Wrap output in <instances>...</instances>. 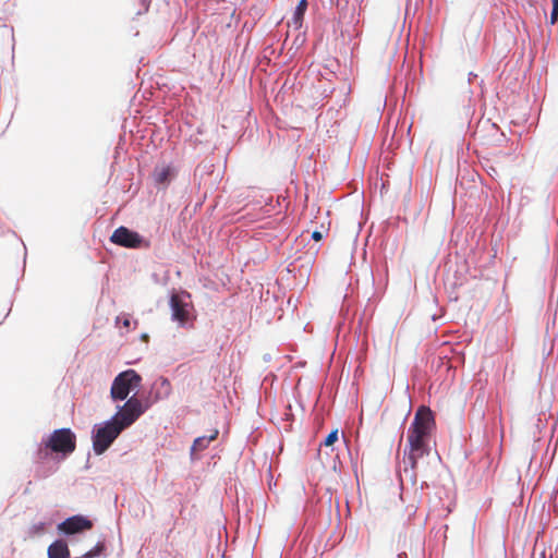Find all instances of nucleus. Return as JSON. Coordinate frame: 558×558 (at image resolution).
Instances as JSON below:
<instances>
[{
    "instance_id": "f257e3e1",
    "label": "nucleus",
    "mask_w": 558,
    "mask_h": 558,
    "mask_svg": "<svg viewBox=\"0 0 558 558\" xmlns=\"http://www.w3.org/2000/svg\"><path fill=\"white\" fill-rule=\"evenodd\" d=\"M436 429L435 415L433 411L421 405L408 428L407 445L403 451L404 472H411L412 484L416 482L418 460L432 452L430 440Z\"/></svg>"
},
{
    "instance_id": "f03ea898",
    "label": "nucleus",
    "mask_w": 558,
    "mask_h": 558,
    "mask_svg": "<svg viewBox=\"0 0 558 558\" xmlns=\"http://www.w3.org/2000/svg\"><path fill=\"white\" fill-rule=\"evenodd\" d=\"M37 448L64 461L76 448V435L70 427L57 428L44 435Z\"/></svg>"
},
{
    "instance_id": "7ed1b4c3",
    "label": "nucleus",
    "mask_w": 558,
    "mask_h": 558,
    "mask_svg": "<svg viewBox=\"0 0 558 558\" xmlns=\"http://www.w3.org/2000/svg\"><path fill=\"white\" fill-rule=\"evenodd\" d=\"M126 428L112 415L92 427L90 438L96 456L104 454Z\"/></svg>"
},
{
    "instance_id": "20e7f679",
    "label": "nucleus",
    "mask_w": 558,
    "mask_h": 558,
    "mask_svg": "<svg viewBox=\"0 0 558 558\" xmlns=\"http://www.w3.org/2000/svg\"><path fill=\"white\" fill-rule=\"evenodd\" d=\"M168 304L171 311V320L177 323L180 328L191 329L194 327L196 313L191 302V293L186 290L180 292H170Z\"/></svg>"
},
{
    "instance_id": "39448f33",
    "label": "nucleus",
    "mask_w": 558,
    "mask_h": 558,
    "mask_svg": "<svg viewBox=\"0 0 558 558\" xmlns=\"http://www.w3.org/2000/svg\"><path fill=\"white\" fill-rule=\"evenodd\" d=\"M151 407L153 402L145 392L142 395L133 393L124 400L122 405H117L113 416L128 429Z\"/></svg>"
},
{
    "instance_id": "423d86ee",
    "label": "nucleus",
    "mask_w": 558,
    "mask_h": 558,
    "mask_svg": "<svg viewBox=\"0 0 558 558\" xmlns=\"http://www.w3.org/2000/svg\"><path fill=\"white\" fill-rule=\"evenodd\" d=\"M142 380V375L133 368L120 372L111 383L110 397L112 401L122 402L131 397V393H137L141 389Z\"/></svg>"
},
{
    "instance_id": "0eeeda50",
    "label": "nucleus",
    "mask_w": 558,
    "mask_h": 558,
    "mask_svg": "<svg viewBox=\"0 0 558 558\" xmlns=\"http://www.w3.org/2000/svg\"><path fill=\"white\" fill-rule=\"evenodd\" d=\"M95 520L86 514L70 515L57 524L58 535L66 542H77L94 527Z\"/></svg>"
},
{
    "instance_id": "6e6552de",
    "label": "nucleus",
    "mask_w": 558,
    "mask_h": 558,
    "mask_svg": "<svg viewBox=\"0 0 558 558\" xmlns=\"http://www.w3.org/2000/svg\"><path fill=\"white\" fill-rule=\"evenodd\" d=\"M109 241L112 244L129 250H148L151 246V242L148 238L125 226H119L116 228L111 233Z\"/></svg>"
},
{
    "instance_id": "1a4fd4ad",
    "label": "nucleus",
    "mask_w": 558,
    "mask_h": 558,
    "mask_svg": "<svg viewBox=\"0 0 558 558\" xmlns=\"http://www.w3.org/2000/svg\"><path fill=\"white\" fill-rule=\"evenodd\" d=\"M61 462L62 461H59L57 457L36 448L33 453V463L35 465L34 477L37 480H45L51 476L58 471Z\"/></svg>"
},
{
    "instance_id": "9d476101",
    "label": "nucleus",
    "mask_w": 558,
    "mask_h": 558,
    "mask_svg": "<svg viewBox=\"0 0 558 558\" xmlns=\"http://www.w3.org/2000/svg\"><path fill=\"white\" fill-rule=\"evenodd\" d=\"M153 405L168 399L172 393V385L168 377L158 375L153 380L147 391H144Z\"/></svg>"
},
{
    "instance_id": "9b49d317",
    "label": "nucleus",
    "mask_w": 558,
    "mask_h": 558,
    "mask_svg": "<svg viewBox=\"0 0 558 558\" xmlns=\"http://www.w3.org/2000/svg\"><path fill=\"white\" fill-rule=\"evenodd\" d=\"M178 174L177 168L173 163L162 166H155L151 177L158 190H166Z\"/></svg>"
},
{
    "instance_id": "f8f14e48",
    "label": "nucleus",
    "mask_w": 558,
    "mask_h": 558,
    "mask_svg": "<svg viewBox=\"0 0 558 558\" xmlns=\"http://www.w3.org/2000/svg\"><path fill=\"white\" fill-rule=\"evenodd\" d=\"M219 430L214 429L210 435H202L196 437L193 440L192 446L190 447V459L191 461H196L201 457L198 452L208 448L209 444L214 441L218 437Z\"/></svg>"
},
{
    "instance_id": "ddd939ff",
    "label": "nucleus",
    "mask_w": 558,
    "mask_h": 558,
    "mask_svg": "<svg viewBox=\"0 0 558 558\" xmlns=\"http://www.w3.org/2000/svg\"><path fill=\"white\" fill-rule=\"evenodd\" d=\"M69 542L58 537L47 548V558H71Z\"/></svg>"
},
{
    "instance_id": "4468645a",
    "label": "nucleus",
    "mask_w": 558,
    "mask_h": 558,
    "mask_svg": "<svg viewBox=\"0 0 558 558\" xmlns=\"http://www.w3.org/2000/svg\"><path fill=\"white\" fill-rule=\"evenodd\" d=\"M308 8V1L307 0H299L298 4L295 5L292 14V23L294 25L295 29H300L303 26V22L305 19V13Z\"/></svg>"
},
{
    "instance_id": "2eb2a0df",
    "label": "nucleus",
    "mask_w": 558,
    "mask_h": 558,
    "mask_svg": "<svg viewBox=\"0 0 558 558\" xmlns=\"http://www.w3.org/2000/svg\"><path fill=\"white\" fill-rule=\"evenodd\" d=\"M469 271V266L466 260L464 259L460 265H457V269L453 274V281L451 283L452 288L462 287L465 282V274Z\"/></svg>"
},
{
    "instance_id": "dca6fc26",
    "label": "nucleus",
    "mask_w": 558,
    "mask_h": 558,
    "mask_svg": "<svg viewBox=\"0 0 558 558\" xmlns=\"http://www.w3.org/2000/svg\"><path fill=\"white\" fill-rule=\"evenodd\" d=\"M107 545L104 541H98L90 549H88L84 555L88 558H105L107 556Z\"/></svg>"
},
{
    "instance_id": "f3484780",
    "label": "nucleus",
    "mask_w": 558,
    "mask_h": 558,
    "mask_svg": "<svg viewBox=\"0 0 558 558\" xmlns=\"http://www.w3.org/2000/svg\"><path fill=\"white\" fill-rule=\"evenodd\" d=\"M51 525V522L50 521H39L37 523H34L31 527H29V536L32 537H35V536H41L44 535L45 533H47L49 526Z\"/></svg>"
},
{
    "instance_id": "a211bd4d",
    "label": "nucleus",
    "mask_w": 558,
    "mask_h": 558,
    "mask_svg": "<svg viewBox=\"0 0 558 558\" xmlns=\"http://www.w3.org/2000/svg\"><path fill=\"white\" fill-rule=\"evenodd\" d=\"M302 259H303L302 257H299L294 262L290 263L287 267L288 272H294L296 268L299 270L303 271L301 275L308 272L307 265L313 262V258H312V256H308V258L306 260V265L301 264L300 266H298V263Z\"/></svg>"
},
{
    "instance_id": "6ab92c4d",
    "label": "nucleus",
    "mask_w": 558,
    "mask_h": 558,
    "mask_svg": "<svg viewBox=\"0 0 558 558\" xmlns=\"http://www.w3.org/2000/svg\"><path fill=\"white\" fill-rule=\"evenodd\" d=\"M338 439H339V429L333 428L326 435L324 440L320 442V446L331 447V450L333 451V449H335L333 445H335V442L338 441Z\"/></svg>"
},
{
    "instance_id": "aec40b11",
    "label": "nucleus",
    "mask_w": 558,
    "mask_h": 558,
    "mask_svg": "<svg viewBox=\"0 0 558 558\" xmlns=\"http://www.w3.org/2000/svg\"><path fill=\"white\" fill-rule=\"evenodd\" d=\"M365 333V327H364V317L363 315L359 318L356 327H354V338L356 343L359 342L360 338Z\"/></svg>"
},
{
    "instance_id": "412c9836",
    "label": "nucleus",
    "mask_w": 558,
    "mask_h": 558,
    "mask_svg": "<svg viewBox=\"0 0 558 558\" xmlns=\"http://www.w3.org/2000/svg\"><path fill=\"white\" fill-rule=\"evenodd\" d=\"M421 2H423V0H407L405 15H409L411 11H413V14H415Z\"/></svg>"
},
{
    "instance_id": "4be33fe9",
    "label": "nucleus",
    "mask_w": 558,
    "mask_h": 558,
    "mask_svg": "<svg viewBox=\"0 0 558 558\" xmlns=\"http://www.w3.org/2000/svg\"><path fill=\"white\" fill-rule=\"evenodd\" d=\"M557 22H558V4L551 3L549 24L555 25Z\"/></svg>"
},
{
    "instance_id": "5701e85b",
    "label": "nucleus",
    "mask_w": 558,
    "mask_h": 558,
    "mask_svg": "<svg viewBox=\"0 0 558 558\" xmlns=\"http://www.w3.org/2000/svg\"><path fill=\"white\" fill-rule=\"evenodd\" d=\"M331 5H335L338 11L342 12L348 8V0H329Z\"/></svg>"
},
{
    "instance_id": "b1692460",
    "label": "nucleus",
    "mask_w": 558,
    "mask_h": 558,
    "mask_svg": "<svg viewBox=\"0 0 558 558\" xmlns=\"http://www.w3.org/2000/svg\"><path fill=\"white\" fill-rule=\"evenodd\" d=\"M117 324L119 326H122V327H125V328H130L131 317L129 315L118 316L117 317Z\"/></svg>"
},
{
    "instance_id": "393cba45",
    "label": "nucleus",
    "mask_w": 558,
    "mask_h": 558,
    "mask_svg": "<svg viewBox=\"0 0 558 558\" xmlns=\"http://www.w3.org/2000/svg\"><path fill=\"white\" fill-rule=\"evenodd\" d=\"M381 272H387V265H386V263L376 266V268L372 270L373 280H375L376 276H379Z\"/></svg>"
},
{
    "instance_id": "a878e982",
    "label": "nucleus",
    "mask_w": 558,
    "mask_h": 558,
    "mask_svg": "<svg viewBox=\"0 0 558 558\" xmlns=\"http://www.w3.org/2000/svg\"><path fill=\"white\" fill-rule=\"evenodd\" d=\"M142 7L141 10L137 11V15L148 12L151 0H138Z\"/></svg>"
},
{
    "instance_id": "bb28decb",
    "label": "nucleus",
    "mask_w": 558,
    "mask_h": 558,
    "mask_svg": "<svg viewBox=\"0 0 558 558\" xmlns=\"http://www.w3.org/2000/svg\"><path fill=\"white\" fill-rule=\"evenodd\" d=\"M341 461L339 459L338 456L335 457V460H333V465H332V471L333 472H338V473H341Z\"/></svg>"
},
{
    "instance_id": "cd10ccee",
    "label": "nucleus",
    "mask_w": 558,
    "mask_h": 558,
    "mask_svg": "<svg viewBox=\"0 0 558 558\" xmlns=\"http://www.w3.org/2000/svg\"><path fill=\"white\" fill-rule=\"evenodd\" d=\"M347 449H348V454L350 456V459H351V463H352V468H353V471L355 473V476L357 477V469H356V462L354 461L353 457H352V452L349 448V446L347 445Z\"/></svg>"
},
{
    "instance_id": "c85d7f7f",
    "label": "nucleus",
    "mask_w": 558,
    "mask_h": 558,
    "mask_svg": "<svg viewBox=\"0 0 558 558\" xmlns=\"http://www.w3.org/2000/svg\"><path fill=\"white\" fill-rule=\"evenodd\" d=\"M311 238L315 242H319L323 239V233L320 231H318V230H315V231H313Z\"/></svg>"
},
{
    "instance_id": "c756f323",
    "label": "nucleus",
    "mask_w": 558,
    "mask_h": 558,
    "mask_svg": "<svg viewBox=\"0 0 558 558\" xmlns=\"http://www.w3.org/2000/svg\"><path fill=\"white\" fill-rule=\"evenodd\" d=\"M140 339H141L143 342H147V341H148V339H149V335H148L147 332H143V333H141Z\"/></svg>"
},
{
    "instance_id": "7c9ffc66",
    "label": "nucleus",
    "mask_w": 558,
    "mask_h": 558,
    "mask_svg": "<svg viewBox=\"0 0 558 558\" xmlns=\"http://www.w3.org/2000/svg\"><path fill=\"white\" fill-rule=\"evenodd\" d=\"M390 226H391L390 220H389V219L385 220V221L383 222L384 231L386 232V231H387V229H388Z\"/></svg>"
},
{
    "instance_id": "2f4dec72",
    "label": "nucleus",
    "mask_w": 558,
    "mask_h": 558,
    "mask_svg": "<svg viewBox=\"0 0 558 558\" xmlns=\"http://www.w3.org/2000/svg\"><path fill=\"white\" fill-rule=\"evenodd\" d=\"M89 459H90V453H88V454H87L86 464H85V466H84V469H86V470L90 468V465H89Z\"/></svg>"
},
{
    "instance_id": "473e14b6",
    "label": "nucleus",
    "mask_w": 558,
    "mask_h": 558,
    "mask_svg": "<svg viewBox=\"0 0 558 558\" xmlns=\"http://www.w3.org/2000/svg\"><path fill=\"white\" fill-rule=\"evenodd\" d=\"M398 558H408L407 553H400L398 554Z\"/></svg>"
},
{
    "instance_id": "72a5a7b5",
    "label": "nucleus",
    "mask_w": 558,
    "mask_h": 558,
    "mask_svg": "<svg viewBox=\"0 0 558 558\" xmlns=\"http://www.w3.org/2000/svg\"><path fill=\"white\" fill-rule=\"evenodd\" d=\"M288 410H289V413L286 414L287 417L292 415V413H291V410H292L291 404L288 405Z\"/></svg>"
},
{
    "instance_id": "f704fd0d",
    "label": "nucleus",
    "mask_w": 558,
    "mask_h": 558,
    "mask_svg": "<svg viewBox=\"0 0 558 558\" xmlns=\"http://www.w3.org/2000/svg\"><path fill=\"white\" fill-rule=\"evenodd\" d=\"M473 77H476V74H474V73H472V72H471V73L469 74V81H471V78H473Z\"/></svg>"
},
{
    "instance_id": "c9c22d12",
    "label": "nucleus",
    "mask_w": 558,
    "mask_h": 558,
    "mask_svg": "<svg viewBox=\"0 0 558 558\" xmlns=\"http://www.w3.org/2000/svg\"><path fill=\"white\" fill-rule=\"evenodd\" d=\"M264 360H265V361H269V360H270V354H265V355H264Z\"/></svg>"
},
{
    "instance_id": "e433bc0d",
    "label": "nucleus",
    "mask_w": 558,
    "mask_h": 558,
    "mask_svg": "<svg viewBox=\"0 0 558 558\" xmlns=\"http://www.w3.org/2000/svg\"><path fill=\"white\" fill-rule=\"evenodd\" d=\"M24 250H26V246L24 245ZM27 251L24 252V263L26 262Z\"/></svg>"
},
{
    "instance_id": "4c0bfd02",
    "label": "nucleus",
    "mask_w": 558,
    "mask_h": 558,
    "mask_svg": "<svg viewBox=\"0 0 558 558\" xmlns=\"http://www.w3.org/2000/svg\"><path fill=\"white\" fill-rule=\"evenodd\" d=\"M10 307H12V305H11ZM10 312H11V308H9V310H8V312L5 313L4 318H3V319H5V318L9 316Z\"/></svg>"
},
{
    "instance_id": "58836bf2",
    "label": "nucleus",
    "mask_w": 558,
    "mask_h": 558,
    "mask_svg": "<svg viewBox=\"0 0 558 558\" xmlns=\"http://www.w3.org/2000/svg\"><path fill=\"white\" fill-rule=\"evenodd\" d=\"M421 487H422V488H424V487H428V484H427L426 482H423V483L421 484Z\"/></svg>"
},
{
    "instance_id": "ea45409f",
    "label": "nucleus",
    "mask_w": 558,
    "mask_h": 558,
    "mask_svg": "<svg viewBox=\"0 0 558 558\" xmlns=\"http://www.w3.org/2000/svg\"><path fill=\"white\" fill-rule=\"evenodd\" d=\"M71 558H88L86 555H81V556H77V557H71Z\"/></svg>"
},
{
    "instance_id": "a19ab883",
    "label": "nucleus",
    "mask_w": 558,
    "mask_h": 558,
    "mask_svg": "<svg viewBox=\"0 0 558 558\" xmlns=\"http://www.w3.org/2000/svg\"><path fill=\"white\" fill-rule=\"evenodd\" d=\"M545 557H546V551H545V550H543V551L541 553V558H545Z\"/></svg>"
},
{
    "instance_id": "79ce46f5",
    "label": "nucleus",
    "mask_w": 558,
    "mask_h": 558,
    "mask_svg": "<svg viewBox=\"0 0 558 558\" xmlns=\"http://www.w3.org/2000/svg\"><path fill=\"white\" fill-rule=\"evenodd\" d=\"M436 456H437L438 461L441 462L440 454L437 451H436Z\"/></svg>"
},
{
    "instance_id": "37998d69",
    "label": "nucleus",
    "mask_w": 558,
    "mask_h": 558,
    "mask_svg": "<svg viewBox=\"0 0 558 558\" xmlns=\"http://www.w3.org/2000/svg\"><path fill=\"white\" fill-rule=\"evenodd\" d=\"M13 32H14V28L11 27V33H13ZM12 40L14 41V34H12Z\"/></svg>"
},
{
    "instance_id": "c03bdc74",
    "label": "nucleus",
    "mask_w": 558,
    "mask_h": 558,
    "mask_svg": "<svg viewBox=\"0 0 558 558\" xmlns=\"http://www.w3.org/2000/svg\"><path fill=\"white\" fill-rule=\"evenodd\" d=\"M407 417H408V414L405 415L404 420L402 421L401 426H402L403 424H405V420H407Z\"/></svg>"
},
{
    "instance_id": "a18cd8bd",
    "label": "nucleus",
    "mask_w": 558,
    "mask_h": 558,
    "mask_svg": "<svg viewBox=\"0 0 558 558\" xmlns=\"http://www.w3.org/2000/svg\"><path fill=\"white\" fill-rule=\"evenodd\" d=\"M551 3L558 4V0H551Z\"/></svg>"
}]
</instances>
